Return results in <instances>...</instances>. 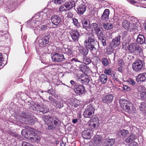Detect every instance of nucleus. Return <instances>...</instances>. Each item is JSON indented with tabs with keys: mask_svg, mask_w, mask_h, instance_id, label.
Listing matches in <instances>:
<instances>
[{
	"mask_svg": "<svg viewBox=\"0 0 146 146\" xmlns=\"http://www.w3.org/2000/svg\"><path fill=\"white\" fill-rule=\"evenodd\" d=\"M82 61L83 62L86 64H88L91 62L90 59L86 56L83 57Z\"/></svg>",
	"mask_w": 146,
	"mask_h": 146,
	"instance_id": "obj_38",
	"label": "nucleus"
},
{
	"mask_svg": "<svg viewBox=\"0 0 146 146\" xmlns=\"http://www.w3.org/2000/svg\"><path fill=\"white\" fill-rule=\"evenodd\" d=\"M52 14V10H50L47 11L46 13L41 12L38 13L32 19V24L36 27L39 26L41 23L47 19L50 15Z\"/></svg>",
	"mask_w": 146,
	"mask_h": 146,
	"instance_id": "obj_1",
	"label": "nucleus"
},
{
	"mask_svg": "<svg viewBox=\"0 0 146 146\" xmlns=\"http://www.w3.org/2000/svg\"><path fill=\"white\" fill-rule=\"evenodd\" d=\"M36 121V118L34 116L29 115L27 119L24 120V123L32 125Z\"/></svg>",
	"mask_w": 146,
	"mask_h": 146,
	"instance_id": "obj_17",
	"label": "nucleus"
},
{
	"mask_svg": "<svg viewBox=\"0 0 146 146\" xmlns=\"http://www.w3.org/2000/svg\"><path fill=\"white\" fill-rule=\"evenodd\" d=\"M59 11L61 12L67 11L66 9V7H65L64 5H62L60 6L59 9Z\"/></svg>",
	"mask_w": 146,
	"mask_h": 146,
	"instance_id": "obj_52",
	"label": "nucleus"
},
{
	"mask_svg": "<svg viewBox=\"0 0 146 146\" xmlns=\"http://www.w3.org/2000/svg\"><path fill=\"white\" fill-rule=\"evenodd\" d=\"M56 120H53V123L55 126H56L57 125L58 123L59 120L58 119H56Z\"/></svg>",
	"mask_w": 146,
	"mask_h": 146,
	"instance_id": "obj_62",
	"label": "nucleus"
},
{
	"mask_svg": "<svg viewBox=\"0 0 146 146\" xmlns=\"http://www.w3.org/2000/svg\"><path fill=\"white\" fill-rule=\"evenodd\" d=\"M70 83L72 85L74 86L75 88L76 87V86H77L76 85V83L73 80H71L70 81Z\"/></svg>",
	"mask_w": 146,
	"mask_h": 146,
	"instance_id": "obj_63",
	"label": "nucleus"
},
{
	"mask_svg": "<svg viewBox=\"0 0 146 146\" xmlns=\"http://www.w3.org/2000/svg\"><path fill=\"white\" fill-rule=\"evenodd\" d=\"M95 109L92 105H88L83 113V115L85 118H91L94 115Z\"/></svg>",
	"mask_w": 146,
	"mask_h": 146,
	"instance_id": "obj_4",
	"label": "nucleus"
},
{
	"mask_svg": "<svg viewBox=\"0 0 146 146\" xmlns=\"http://www.w3.org/2000/svg\"><path fill=\"white\" fill-rule=\"evenodd\" d=\"M135 139V136L133 134H131L125 140V142L127 143L132 142Z\"/></svg>",
	"mask_w": 146,
	"mask_h": 146,
	"instance_id": "obj_34",
	"label": "nucleus"
},
{
	"mask_svg": "<svg viewBox=\"0 0 146 146\" xmlns=\"http://www.w3.org/2000/svg\"><path fill=\"white\" fill-rule=\"evenodd\" d=\"M29 115H28L27 113H22L21 115V118H23L22 121L20 120V121L22 122V123H24V120L26 119H27Z\"/></svg>",
	"mask_w": 146,
	"mask_h": 146,
	"instance_id": "obj_36",
	"label": "nucleus"
},
{
	"mask_svg": "<svg viewBox=\"0 0 146 146\" xmlns=\"http://www.w3.org/2000/svg\"><path fill=\"white\" fill-rule=\"evenodd\" d=\"M37 108H38L40 111L43 113H45L48 111V109L46 107V105H41L37 106Z\"/></svg>",
	"mask_w": 146,
	"mask_h": 146,
	"instance_id": "obj_23",
	"label": "nucleus"
},
{
	"mask_svg": "<svg viewBox=\"0 0 146 146\" xmlns=\"http://www.w3.org/2000/svg\"><path fill=\"white\" fill-rule=\"evenodd\" d=\"M78 12L80 14H83L86 10V7L85 5H80L77 8Z\"/></svg>",
	"mask_w": 146,
	"mask_h": 146,
	"instance_id": "obj_27",
	"label": "nucleus"
},
{
	"mask_svg": "<svg viewBox=\"0 0 146 146\" xmlns=\"http://www.w3.org/2000/svg\"><path fill=\"white\" fill-rule=\"evenodd\" d=\"M102 63L104 66H107L108 65L109 62L107 59L105 58L102 59Z\"/></svg>",
	"mask_w": 146,
	"mask_h": 146,
	"instance_id": "obj_47",
	"label": "nucleus"
},
{
	"mask_svg": "<svg viewBox=\"0 0 146 146\" xmlns=\"http://www.w3.org/2000/svg\"><path fill=\"white\" fill-rule=\"evenodd\" d=\"M42 119L43 121H44L45 123H47V124H48V123L47 122L49 119L48 116L44 115L42 117Z\"/></svg>",
	"mask_w": 146,
	"mask_h": 146,
	"instance_id": "obj_48",
	"label": "nucleus"
},
{
	"mask_svg": "<svg viewBox=\"0 0 146 146\" xmlns=\"http://www.w3.org/2000/svg\"><path fill=\"white\" fill-rule=\"evenodd\" d=\"M79 52L85 56L88 53L89 49L85 48L82 46L78 48Z\"/></svg>",
	"mask_w": 146,
	"mask_h": 146,
	"instance_id": "obj_24",
	"label": "nucleus"
},
{
	"mask_svg": "<svg viewBox=\"0 0 146 146\" xmlns=\"http://www.w3.org/2000/svg\"><path fill=\"white\" fill-rule=\"evenodd\" d=\"M129 133V131L123 129L118 132V134L120 136L125 137Z\"/></svg>",
	"mask_w": 146,
	"mask_h": 146,
	"instance_id": "obj_30",
	"label": "nucleus"
},
{
	"mask_svg": "<svg viewBox=\"0 0 146 146\" xmlns=\"http://www.w3.org/2000/svg\"><path fill=\"white\" fill-rule=\"evenodd\" d=\"M145 38L144 36L142 35H139L137 39V42L140 44L144 43L145 42Z\"/></svg>",
	"mask_w": 146,
	"mask_h": 146,
	"instance_id": "obj_26",
	"label": "nucleus"
},
{
	"mask_svg": "<svg viewBox=\"0 0 146 146\" xmlns=\"http://www.w3.org/2000/svg\"><path fill=\"white\" fill-rule=\"evenodd\" d=\"M50 36L49 35H46L41 38L37 37V40H38L39 46L41 47L46 46L49 42Z\"/></svg>",
	"mask_w": 146,
	"mask_h": 146,
	"instance_id": "obj_7",
	"label": "nucleus"
},
{
	"mask_svg": "<svg viewBox=\"0 0 146 146\" xmlns=\"http://www.w3.org/2000/svg\"><path fill=\"white\" fill-rule=\"evenodd\" d=\"M123 88L124 90L127 91H129L130 90V88L127 87V86L124 85L123 86Z\"/></svg>",
	"mask_w": 146,
	"mask_h": 146,
	"instance_id": "obj_59",
	"label": "nucleus"
},
{
	"mask_svg": "<svg viewBox=\"0 0 146 146\" xmlns=\"http://www.w3.org/2000/svg\"><path fill=\"white\" fill-rule=\"evenodd\" d=\"M100 80L101 82L103 84H105L106 83L108 80L107 76L104 74H102L100 78Z\"/></svg>",
	"mask_w": 146,
	"mask_h": 146,
	"instance_id": "obj_31",
	"label": "nucleus"
},
{
	"mask_svg": "<svg viewBox=\"0 0 146 146\" xmlns=\"http://www.w3.org/2000/svg\"><path fill=\"white\" fill-rule=\"evenodd\" d=\"M47 125L48 128L49 129L53 130L55 127V126L54 125H53L52 124V125H49L48 123L47 124Z\"/></svg>",
	"mask_w": 146,
	"mask_h": 146,
	"instance_id": "obj_56",
	"label": "nucleus"
},
{
	"mask_svg": "<svg viewBox=\"0 0 146 146\" xmlns=\"http://www.w3.org/2000/svg\"><path fill=\"white\" fill-rule=\"evenodd\" d=\"M73 23L76 27H78L79 26V24L78 22V20L75 18L73 19Z\"/></svg>",
	"mask_w": 146,
	"mask_h": 146,
	"instance_id": "obj_49",
	"label": "nucleus"
},
{
	"mask_svg": "<svg viewBox=\"0 0 146 146\" xmlns=\"http://www.w3.org/2000/svg\"><path fill=\"white\" fill-rule=\"evenodd\" d=\"M39 105L38 104H35L34 105H33L31 106V109L33 111H36L37 110H38V108H37V106Z\"/></svg>",
	"mask_w": 146,
	"mask_h": 146,
	"instance_id": "obj_45",
	"label": "nucleus"
},
{
	"mask_svg": "<svg viewBox=\"0 0 146 146\" xmlns=\"http://www.w3.org/2000/svg\"><path fill=\"white\" fill-rule=\"evenodd\" d=\"M48 99L51 102L54 103H57V101L55 100L52 96H49L48 98Z\"/></svg>",
	"mask_w": 146,
	"mask_h": 146,
	"instance_id": "obj_55",
	"label": "nucleus"
},
{
	"mask_svg": "<svg viewBox=\"0 0 146 146\" xmlns=\"http://www.w3.org/2000/svg\"><path fill=\"white\" fill-rule=\"evenodd\" d=\"M90 81V79L88 76L83 75L81 78V82L82 83H88Z\"/></svg>",
	"mask_w": 146,
	"mask_h": 146,
	"instance_id": "obj_32",
	"label": "nucleus"
},
{
	"mask_svg": "<svg viewBox=\"0 0 146 146\" xmlns=\"http://www.w3.org/2000/svg\"><path fill=\"white\" fill-rule=\"evenodd\" d=\"M136 78V80L137 82H143L146 79V72L140 74Z\"/></svg>",
	"mask_w": 146,
	"mask_h": 146,
	"instance_id": "obj_20",
	"label": "nucleus"
},
{
	"mask_svg": "<svg viewBox=\"0 0 146 146\" xmlns=\"http://www.w3.org/2000/svg\"><path fill=\"white\" fill-rule=\"evenodd\" d=\"M61 19L57 15H54L51 18V20L52 23L55 25L58 26L59 24Z\"/></svg>",
	"mask_w": 146,
	"mask_h": 146,
	"instance_id": "obj_16",
	"label": "nucleus"
},
{
	"mask_svg": "<svg viewBox=\"0 0 146 146\" xmlns=\"http://www.w3.org/2000/svg\"><path fill=\"white\" fill-rule=\"evenodd\" d=\"M83 28L88 31H90V23L88 19H84L82 20Z\"/></svg>",
	"mask_w": 146,
	"mask_h": 146,
	"instance_id": "obj_15",
	"label": "nucleus"
},
{
	"mask_svg": "<svg viewBox=\"0 0 146 146\" xmlns=\"http://www.w3.org/2000/svg\"><path fill=\"white\" fill-rule=\"evenodd\" d=\"M143 60L137 59L132 64V68L135 71H140L143 67Z\"/></svg>",
	"mask_w": 146,
	"mask_h": 146,
	"instance_id": "obj_6",
	"label": "nucleus"
},
{
	"mask_svg": "<svg viewBox=\"0 0 146 146\" xmlns=\"http://www.w3.org/2000/svg\"><path fill=\"white\" fill-rule=\"evenodd\" d=\"M41 29L42 31H45L47 29V26L45 25H42L41 27Z\"/></svg>",
	"mask_w": 146,
	"mask_h": 146,
	"instance_id": "obj_61",
	"label": "nucleus"
},
{
	"mask_svg": "<svg viewBox=\"0 0 146 146\" xmlns=\"http://www.w3.org/2000/svg\"><path fill=\"white\" fill-rule=\"evenodd\" d=\"M141 48L134 43H131L129 46L128 50L131 53H134L136 52L137 53H140Z\"/></svg>",
	"mask_w": 146,
	"mask_h": 146,
	"instance_id": "obj_8",
	"label": "nucleus"
},
{
	"mask_svg": "<svg viewBox=\"0 0 146 146\" xmlns=\"http://www.w3.org/2000/svg\"><path fill=\"white\" fill-rule=\"evenodd\" d=\"M104 73L107 75H111V69L110 68H107L104 71Z\"/></svg>",
	"mask_w": 146,
	"mask_h": 146,
	"instance_id": "obj_42",
	"label": "nucleus"
},
{
	"mask_svg": "<svg viewBox=\"0 0 146 146\" xmlns=\"http://www.w3.org/2000/svg\"><path fill=\"white\" fill-rule=\"evenodd\" d=\"M74 91L76 93L82 94L85 91V87L82 85H78L75 87Z\"/></svg>",
	"mask_w": 146,
	"mask_h": 146,
	"instance_id": "obj_12",
	"label": "nucleus"
},
{
	"mask_svg": "<svg viewBox=\"0 0 146 146\" xmlns=\"http://www.w3.org/2000/svg\"><path fill=\"white\" fill-rule=\"evenodd\" d=\"M83 137L86 139H90L91 138L90 133L87 131H84L82 133Z\"/></svg>",
	"mask_w": 146,
	"mask_h": 146,
	"instance_id": "obj_29",
	"label": "nucleus"
},
{
	"mask_svg": "<svg viewBox=\"0 0 146 146\" xmlns=\"http://www.w3.org/2000/svg\"><path fill=\"white\" fill-rule=\"evenodd\" d=\"M66 0H53L54 3L57 5H60L64 3ZM53 2L52 1V2Z\"/></svg>",
	"mask_w": 146,
	"mask_h": 146,
	"instance_id": "obj_46",
	"label": "nucleus"
},
{
	"mask_svg": "<svg viewBox=\"0 0 146 146\" xmlns=\"http://www.w3.org/2000/svg\"><path fill=\"white\" fill-rule=\"evenodd\" d=\"M119 102L121 106H123V104H126V103H127V100L125 99H120Z\"/></svg>",
	"mask_w": 146,
	"mask_h": 146,
	"instance_id": "obj_50",
	"label": "nucleus"
},
{
	"mask_svg": "<svg viewBox=\"0 0 146 146\" xmlns=\"http://www.w3.org/2000/svg\"><path fill=\"white\" fill-rule=\"evenodd\" d=\"M52 60L54 62L60 63L65 60L64 55L61 53L54 52L51 56Z\"/></svg>",
	"mask_w": 146,
	"mask_h": 146,
	"instance_id": "obj_3",
	"label": "nucleus"
},
{
	"mask_svg": "<svg viewBox=\"0 0 146 146\" xmlns=\"http://www.w3.org/2000/svg\"><path fill=\"white\" fill-rule=\"evenodd\" d=\"M127 58L129 60H134V57L132 55H129Z\"/></svg>",
	"mask_w": 146,
	"mask_h": 146,
	"instance_id": "obj_64",
	"label": "nucleus"
},
{
	"mask_svg": "<svg viewBox=\"0 0 146 146\" xmlns=\"http://www.w3.org/2000/svg\"><path fill=\"white\" fill-rule=\"evenodd\" d=\"M64 6L67 11H68L75 6V2L73 1L66 2L64 4Z\"/></svg>",
	"mask_w": 146,
	"mask_h": 146,
	"instance_id": "obj_22",
	"label": "nucleus"
},
{
	"mask_svg": "<svg viewBox=\"0 0 146 146\" xmlns=\"http://www.w3.org/2000/svg\"><path fill=\"white\" fill-rule=\"evenodd\" d=\"M29 130L31 132L29 134V136H28V139L35 142H39L40 140V137L35 132H33V129L30 128Z\"/></svg>",
	"mask_w": 146,
	"mask_h": 146,
	"instance_id": "obj_5",
	"label": "nucleus"
},
{
	"mask_svg": "<svg viewBox=\"0 0 146 146\" xmlns=\"http://www.w3.org/2000/svg\"><path fill=\"white\" fill-rule=\"evenodd\" d=\"M123 109L129 113L133 114L136 112V110L133 104L130 103H126L123 106Z\"/></svg>",
	"mask_w": 146,
	"mask_h": 146,
	"instance_id": "obj_9",
	"label": "nucleus"
},
{
	"mask_svg": "<svg viewBox=\"0 0 146 146\" xmlns=\"http://www.w3.org/2000/svg\"><path fill=\"white\" fill-rule=\"evenodd\" d=\"M115 139L114 138L107 139L103 146H112L115 143Z\"/></svg>",
	"mask_w": 146,
	"mask_h": 146,
	"instance_id": "obj_21",
	"label": "nucleus"
},
{
	"mask_svg": "<svg viewBox=\"0 0 146 146\" xmlns=\"http://www.w3.org/2000/svg\"><path fill=\"white\" fill-rule=\"evenodd\" d=\"M93 144L94 146H100L101 145L103 139L99 135H96L93 138Z\"/></svg>",
	"mask_w": 146,
	"mask_h": 146,
	"instance_id": "obj_11",
	"label": "nucleus"
},
{
	"mask_svg": "<svg viewBox=\"0 0 146 146\" xmlns=\"http://www.w3.org/2000/svg\"><path fill=\"white\" fill-rule=\"evenodd\" d=\"M97 35L98 38L102 37H104L105 36V33L103 29L98 34H97Z\"/></svg>",
	"mask_w": 146,
	"mask_h": 146,
	"instance_id": "obj_43",
	"label": "nucleus"
},
{
	"mask_svg": "<svg viewBox=\"0 0 146 146\" xmlns=\"http://www.w3.org/2000/svg\"><path fill=\"white\" fill-rule=\"evenodd\" d=\"M78 68L83 72L88 71L89 70V68L86 65L83 64H81L79 65Z\"/></svg>",
	"mask_w": 146,
	"mask_h": 146,
	"instance_id": "obj_28",
	"label": "nucleus"
},
{
	"mask_svg": "<svg viewBox=\"0 0 146 146\" xmlns=\"http://www.w3.org/2000/svg\"><path fill=\"white\" fill-rule=\"evenodd\" d=\"M102 25L103 27L105 29L107 30L111 29L113 27L112 24L110 23H103Z\"/></svg>",
	"mask_w": 146,
	"mask_h": 146,
	"instance_id": "obj_35",
	"label": "nucleus"
},
{
	"mask_svg": "<svg viewBox=\"0 0 146 146\" xmlns=\"http://www.w3.org/2000/svg\"><path fill=\"white\" fill-rule=\"evenodd\" d=\"M64 49L65 50L66 53L68 54H71L72 53V50L70 48H66Z\"/></svg>",
	"mask_w": 146,
	"mask_h": 146,
	"instance_id": "obj_54",
	"label": "nucleus"
},
{
	"mask_svg": "<svg viewBox=\"0 0 146 146\" xmlns=\"http://www.w3.org/2000/svg\"><path fill=\"white\" fill-rule=\"evenodd\" d=\"M97 41L95 40L93 34H89L88 40H85L84 43L86 48L90 50L92 54H94L96 52V48L95 46L96 45Z\"/></svg>",
	"mask_w": 146,
	"mask_h": 146,
	"instance_id": "obj_2",
	"label": "nucleus"
},
{
	"mask_svg": "<svg viewBox=\"0 0 146 146\" xmlns=\"http://www.w3.org/2000/svg\"><path fill=\"white\" fill-rule=\"evenodd\" d=\"M10 135L17 139H20L21 138V136L15 133L11 132Z\"/></svg>",
	"mask_w": 146,
	"mask_h": 146,
	"instance_id": "obj_51",
	"label": "nucleus"
},
{
	"mask_svg": "<svg viewBox=\"0 0 146 146\" xmlns=\"http://www.w3.org/2000/svg\"><path fill=\"white\" fill-rule=\"evenodd\" d=\"M98 26V25L96 23H93L90 24V31L91 29H92V31H94L95 28H96Z\"/></svg>",
	"mask_w": 146,
	"mask_h": 146,
	"instance_id": "obj_41",
	"label": "nucleus"
},
{
	"mask_svg": "<svg viewBox=\"0 0 146 146\" xmlns=\"http://www.w3.org/2000/svg\"><path fill=\"white\" fill-rule=\"evenodd\" d=\"M72 40L74 42H76L80 36L79 32L77 30L73 31L70 34Z\"/></svg>",
	"mask_w": 146,
	"mask_h": 146,
	"instance_id": "obj_18",
	"label": "nucleus"
},
{
	"mask_svg": "<svg viewBox=\"0 0 146 146\" xmlns=\"http://www.w3.org/2000/svg\"><path fill=\"white\" fill-rule=\"evenodd\" d=\"M110 12V10L109 9H105L101 16V20L103 21H107L108 19Z\"/></svg>",
	"mask_w": 146,
	"mask_h": 146,
	"instance_id": "obj_19",
	"label": "nucleus"
},
{
	"mask_svg": "<svg viewBox=\"0 0 146 146\" xmlns=\"http://www.w3.org/2000/svg\"><path fill=\"white\" fill-rule=\"evenodd\" d=\"M98 40L102 43V45L103 46H106V38L105 37H102L98 38Z\"/></svg>",
	"mask_w": 146,
	"mask_h": 146,
	"instance_id": "obj_39",
	"label": "nucleus"
},
{
	"mask_svg": "<svg viewBox=\"0 0 146 146\" xmlns=\"http://www.w3.org/2000/svg\"><path fill=\"white\" fill-rule=\"evenodd\" d=\"M3 60V58L2 54L0 53V66L2 65V62Z\"/></svg>",
	"mask_w": 146,
	"mask_h": 146,
	"instance_id": "obj_60",
	"label": "nucleus"
},
{
	"mask_svg": "<svg viewBox=\"0 0 146 146\" xmlns=\"http://www.w3.org/2000/svg\"><path fill=\"white\" fill-rule=\"evenodd\" d=\"M71 62H72L74 63V62H82L81 61L79 60L77 58H72L71 60Z\"/></svg>",
	"mask_w": 146,
	"mask_h": 146,
	"instance_id": "obj_57",
	"label": "nucleus"
},
{
	"mask_svg": "<svg viewBox=\"0 0 146 146\" xmlns=\"http://www.w3.org/2000/svg\"><path fill=\"white\" fill-rule=\"evenodd\" d=\"M139 108L141 111L146 112V103L144 102L142 103L140 106Z\"/></svg>",
	"mask_w": 146,
	"mask_h": 146,
	"instance_id": "obj_37",
	"label": "nucleus"
},
{
	"mask_svg": "<svg viewBox=\"0 0 146 146\" xmlns=\"http://www.w3.org/2000/svg\"><path fill=\"white\" fill-rule=\"evenodd\" d=\"M102 27H100L98 26L95 29H94V31L95 33L97 34H98L101 30H102Z\"/></svg>",
	"mask_w": 146,
	"mask_h": 146,
	"instance_id": "obj_53",
	"label": "nucleus"
},
{
	"mask_svg": "<svg viewBox=\"0 0 146 146\" xmlns=\"http://www.w3.org/2000/svg\"><path fill=\"white\" fill-rule=\"evenodd\" d=\"M139 25V23L137 22L133 23L130 24L129 30L131 31L133 30L137 29Z\"/></svg>",
	"mask_w": 146,
	"mask_h": 146,
	"instance_id": "obj_25",
	"label": "nucleus"
},
{
	"mask_svg": "<svg viewBox=\"0 0 146 146\" xmlns=\"http://www.w3.org/2000/svg\"><path fill=\"white\" fill-rule=\"evenodd\" d=\"M130 23L127 20H124L122 22L123 27L126 30H129Z\"/></svg>",
	"mask_w": 146,
	"mask_h": 146,
	"instance_id": "obj_33",
	"label": "nucleus"
},
{
	"mask_svg": "<svg viewBox=\"0 0 146 146\" xmlns=\"http://www.w3.org/2000/svg\"><path fill=\"white\" fill-rule=\"evenodd\" d=\"M145 87L143 86H140L138 87L139 91L141 92L140 94V96L141 99L145 101L146 100V90L144 91Z\"/></svg>",
	"mask_w": 146,
	"mask_h": 146,
	"instance_id": "obj_14",
	"label": "nucleus"
},
{
	"mask_svg": "<svg viewBox=\"0 0 146 146\" xmlns=\"http://www.w3.org/2000/svg\"><path fill=\"white\" fill-rule=\"evenodd\" d=\"M113 99V95L109 94L103 96L102 98V100L104 103L109 104L112 102Z\"/></svg>",
	"mask_w": 146,
	"mask_h": 146,
	"instance_id": "obj_10",
	"label": "nucleus"
},
{
	"mask_svg": "<svg viewBox=\"0 0 146 146\" xmlns=\"http://www.w3.org/2000/svg\"><path fill=\"white\" fill-rule=\"evenodd\" d=\"M55 107L56 108H61L63 106V104L60 103L59 101H57V103H54Z\"/></svg>",
	"mask_w": 146,
	"mask_h": 146,
	"instance_id": "obj_44",
	"label": "nucleus"
},
{
	"mask_svg": "<svg viewBox=\"0 0 146 146\" xmlns=\"http://www.w3.org/2000/svg\"><path fill=\"white\" fill-rule=\"evenodd\" d=\"M21 133L22 135L25 137H27L28 138V136H29V134H28V131L25 129H22Z\"/></svg>",
	"mask_w": 146,
	"mask_h": 146,
	"instance_id": "obj_40",
	"label": "nucleus"
},
{
	"mask_svg": "<svg viewBox=\"0 0 146 146\" xmlns=\"http://www.w3.org/2000/svg\"><path fill=\"white\" fill-rule=\"evenodd\" d=\"M1 33V31H0V33ZM3 33V34L1 35L0 34V37H3V39H6V35H7V34L6 33H3V32L2 33Z\"/></svg>",
	"mask_w": 146,
	"mask_h": 146,
	"instance_id": "obj_58",
	"label": "nucleus"
},
{
	"mask_svg": "<svg viewBox=\"0 0 146 146\" xmlns=\"http://www.w3.org/2000/svg\"><path fill=\"white\" fill-rule=\"evenodd\" d=\"M121 36L119 35L113 38L112 40L111 44L113 47H116L120 43Z\"/></svg>",
	"mask_w": 146,
	"mask_h": 146,
	"instance_id": "obj_13",
	"label": "nucleus"
}]
</instances>
